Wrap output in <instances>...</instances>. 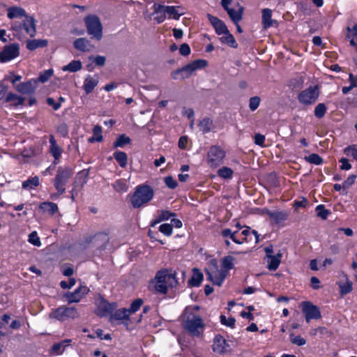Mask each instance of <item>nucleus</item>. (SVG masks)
I'll return each instance as SVG.
<instances>
[{
    "mask_svg": "<svg viewBox=\"0 0 357 357\" xmlns=\"http://www.w3.org/2000/svg\"><path fill=\"white\" fill-rule=\"evenodd\" d=\"M207 18L215 30L217 34L222 35V33H225L228 30L224 22L218 17H214L211 14H207Z\"/></svg>",
    "mask_w": 357,
    "mask_h": 357,
    "instance_id": "obj_18",
    "label": "nucleus"
},
{
    "mask_svg": "<svg viewBox=\"0 0 357 357\" xmlns=\"http://www.w3.org/2000/svg\"><path fill=\"white\" fill-rule=\"evenodd\" d=\"M20 54L19 45L17 43L6 45L0 52V61L8 62L17 57Z\"/></svg>",
    "mask_w": 357,
    "mask_h": 357,
    "instance_id": "obj_10",
    "label": "nucleus"
},
{
    "mask_svg": "<svg viewBox=\"0 0 357 357\" xmlns=\"http://www.w3.org/2000/svg\"><path fill=\"white\" fill-rule=\"evenodd\" d=\"M165 183L166 185L170 189H174L178 185L177 181L172 176L165 177Z\"/></svg>",
    "mask_w": 357,
    "mask_h": 357,
    "instance_id": "obj_62",
    "label": "nucleus"
},
{
    "mask_svg": "<svg viewBox=\"0 0 357 357\" xmlns=\"http://www.w3.org/2000/svg\"><path fill=\"white\" fill-rule=\"evenodd\" d=\"M8 17L10 19L26 17V11L21 7L13 6L8 9Z\"/></svg>",
    "mask_w": 357,
    "mask_h": 357,
    "instance_id": "obj_32",
    "label": "nucleus"
},
{
    "mask_svg": "<svg viewBox=\"0 0 357 357\" xmlns=\"http://www.w3.org/2000/svg\"><path fill=\"white\" fill-rule=\"evenodd\" d=\"M129 310L126 308H121L115 312L112 318L116 320L128 319L130 316Z\"/></svg>",
    "mask_w": 357,
    "mask_h": 357,
    "instance_id": "obj_42",
    "label": "nucleus"
},
{
    "mask_svg": "<svg viewBox=\"0 0 357 357\" xmlns=\"http://www.w3.org/2000/svg\"><path fill=\"white\" fill-rule=\"evenodd\" d=\"M203 278V274L197 268H194L192 276L189 280V284L192 287H198L202 283Z\"/></svg>",
    "mask_w": 357,
    "mask_h": 357,
    "instance_id": "obj_34",
    "label": "nucleus"
},
{
    "mask_svg": "<svg viewBox=\"0 0 357 357\" xmlns=\"http://www.w3.org/2000/svg\"><path fill=\"white\" fill-rule=\"evenodd\" d=\"M25 32L31 37H33L36 34V25L35 20L32 17H26V20L24 21L22 27Z\"/></svg>",
    "mask_w": 357,
    "mask_h": 357,
    "instance_id": "obj_26",
    "label": "nucleus"
},
{
    "mask_svg": "<svg viewBox=\"0 0 357 357\" xmlns=\"http://www.w3.org/2000/svg\"><path fill=\"white\" fill-rule=\"evenodd\" d=\"M165 8L168 17L176 20L185 14L183 8L181 6H165Z\"/></svg>",
    "mask_w": 357,
    "mask_h": 357,
    "instance_id": "obj_27",
    "label": "nucleus"
},
{
    "mask_svg": "<svg viewBox=\"0 0 357 357\" xmlns=\"http://www.w3.org/2000/svg\"><path fill=\"white\" fill-rule=\"evenodd\" d=\"M79 314L75 307H61L58 308L51 316L59 320H64L66 318L75 319Z\"/></svg>",
    "mask_w": 357,
    "mask_h": 357,
    "instance_id": "obj_12",
    "label": "nucleus"
},
{
    "mask_svg": "<svg viewBox=\"0 0 357 357\" xmlns=\"http://www.w3.org/2000/svg\"><path fill=\"white\" fill-rule=\"evenodd\" d=\"M347 30V38L349 39L350 45L354 47L357 51V24H355L353 27L348 26Z\"/></svg>",
    "mask_w": 357,
    "mask_h": 357,
    "instance_id": "obj_31",
    "label": "nucleus"
},
{
    "mask_svg": "<svg viewBox=\"0 0 357 357\" xmlns=\"http://www.w3.org/2000/svg\"><path fill=\"white\" fill-rule=\"evenodd\" d=\"M241 0H222V7L227 11L231 21L236 24L237 31L242 32L238 23L243 18L244 8L240 4Z\"/></svg>",
    "mask_w": 357,
    "mask_h": 357,
    "instance_id": "obj_3",
    "label": "nucleus"
},
{
    "mask_svg": "<svg viewBox=\"0 0 357 357\" xmlns=\"http://www.w3.org/2000/svg\"><path fill=\"white\" fill-rule=\"evenodd\" d=\"M344 276L346 282L344 283H339L338 284L342 295L347 294L352 291V282L348 279L347 275Z\"/></svg>",
    "mask_w": 357,
    "mask_h": 357,
    "instance_id": "obj_44",
    "label": "nucleus"
},
{
    "mask_svg": "<svg viewBox=\"0 0 357 357\" xmlns=\"http://www.w3.org/2000/svg\"><path fill=\"white\" fill-rule=\"evenodd\" d=\"M220 322L222 324L225 325L227 326H229L231 328H234L235 326L236 320L234 317H227L225 315H221L220 317Z\"/></svg>",
    "mask_w": 357,
    "mask_h": 357,
    "instance_id": "obj_52",
    "label": "nucleus"
},
{
    "mask_svg": "<svg viewBox=\"0 0 357 357\" xmlns=\"http://www.w3.org/2000/svg\"><path fill=\"white\" fill-rule=\"evenodd\" d=\"M153 190L148 185H140L136 188L131 199V204L134 208H139L147 204L153 197Z\"/></svg>",
    "mask_w": 357,
    "mask_h": 357,
    "instance_id": "obj_4",
    "label": "nucleus"
},
{
    "mask_svg": "<svg viewBox=\"0 0 357 357\" xmlns=\"http://www.w3.org/2000/svg\"><path fill=\"white\" fill-rule=\"evenodd\" d=\"M89 291V289L86 286H79L75 291L71 293H66L64 295L66 300L69 303H78L81 299L86 295Z\"/></svg>",
    "mask_w": 357,
    "mask_h": 357,
    "instance_id": "obj_14",
    "label": "nucleus"
},
{
    "mask_svg": "<svg viewBox=\"0 0 357 357\" xmlns=\"http://www.w3.org/2000/svg\"><path fill=\"white\" fill-rule=\"evenodd\" d=\"M114 157L121 167L124 168L126 167L128 158L126 153L116 151L114 153Z\"/></svg>",
    "mask_w": 357,
    "mask_h": 357,
    "instance_id": "obj_43",
    "label": "nucleus"
},
{
    "mask_svg": "<svg viewBox=\"0 0 357 357\" xmlns=\"http://www.w3.org/2000/svg\"><path fill=\"white\" fill-rule=\"evenodd\" d=\"M260 98L258 96H254L250 98L249 100V107L251 111H255L257 109L260 104Z\"/></svg>",
    "mask_w": 357,
    "mask_h": 357,
    "instance_id": "obj_59",
    "label": "nucleus"
},
{
    "mask_svg": "<svg viewBox=\"0 0 357 357\" xmlns=\"http://www.w3.org/2000/svg\"><path fill=\"white\" fill-rule=\"evenodd\" d=\"M74 47L81 52H89L93 47L91 42L85 38H79L73 42Z\"/></svg>",
    "mask_w": 357,
    "mask_h": 357,
    "instance_id": "obj_22",
    "label": "nucleus"
},
{
    "mask_svg": "<svg viewBox=\"0 0 357 357\" xmlns=\"http://www.w3.org/2000/svg\"><path fill=\"white\" fill-rule=\"evenodd\" d=\"M234 258L231 256L225 257L222 260V266L224 271H226V275L227 274V271L231 270L234 267Z\"/></svg>",
    "mask_w": 357,
    "mask_h": 357,
    "instance_id": "obj_46",
    "label": "nucleus"
},
{
    "mask_svg": "<svg viewBox=\"0 0 357 357\" xmlns=\"http://www.w3.org/2000/svg\"><path fill=\"white\" fill-rule=\"evenodd\" d=\"M198 127L203 134H206L213 131L215 128L213 120L208 117H205L199 121Z\"/></svg>",
    "mask_w": 357,
    "mask_h": 357,
    "instance_id": "obj_23",
    "label": "nucleus"
},
{
    "mask_svg": "<svg viewBox=\"0 0 357 357\" xmlns=\"http://www.w3.org/2000/svg\"><path fill=\"white\" fill-rule=\"evenodd\" d=\"M326 112V107L324 103L318 104L314 108V115L317 118H322Z\"/></svg>",
    "mask_w": 357,
    "mask_h": 357,
    "instance_id": "obj_53",
    "label": "nucleus"
},
{
    "mask_svg": "<svg viewBox=\"0 0 357 357\" xmlns=\"http://www.w3.org/2000/svg\"><path fill=\"white\" fill-rule=\"evenodd\" d=\"M102 140V128L96 125L93 129V136L89 139V142H101Z\"/></svg>",
    "mask_w": 357,
    "mask_h": 357,
    "instance_id": "obj_40",
    "label": "nucleus"
},
{
    "mask_svg": "<svg viewBox=\"0 0 357 357\" xmlns=\"http://www.w3.org/2000/svg\"><path fill=\"white\" fill-rule=\"evenodd\" d=\"M287 213L281 211H273L268 213V217L275 223H280L287 218Z\"/></svg>",
    "mask_w": 357,
    "mask_h": 357,
    "instance_id": "obj_33",
    "label": "nucleus"
},
{
    "mask_svg": "<svg viewBox=\"0 0 357 357\" xmlns=\"http://www.w3.org/2000/svg\"><path fill=\"white\" fill-rule=\"evenodd\" d=\"M241 234L243 236V241H252V236L255 237V243L259 241V235L255 230H251L250 227H246L245 229L243 230Z\"/></svg>",
    "mask_w": 357,
    "mask_h": 357,
    "instance_id": "obj_35",
    "label": "nucleus"
},
{
    "mask_svg": "<svg viewBox=\"0 0 357 357\" xmlns=\"http://www.w3.org/2000/svg\"><path fill=\"white\" fill-rule=\"evenodd\" d=\"M262 24L264 29H268L272 26L275 22L271 19L272 10L269 8H264L262 10Z\"/></svg>",
    "mask_w": 357,
    "mask_h": 357,
    "instance_id": "obj_30",
    "label": "nucleus"
},
{
    "mask_svg": "<svg viewBox=\"0 0 357 357\" xmlns=\"http://www.w3.org/2000/svg\"><path fill=\"white\" fill-rule=\"evenodd\" d=\"M218 174L223 178H231L233 176V170L227 167H222L218 169Z\"/></svg>",
    "mask_w": 357,
    "mask_h": 357,
    "instance_id": "obj_47",
    "label": "nucleus"
},
{
    "mask_svg": "<svg viewBox=\"0 0 357 357\" xmlns=\"http://www.w3.org/2000/svg\"><path fill=\"white\" fill-rule=\"evenodd\" d=\"M6 101L13 102L15 105H21L24 103V98H22L13 93H8L6 96Z\"/></svg>",
    "mask_w": 357,
    "mask_h": 357,
    "instance_id": "obj_45",
    "label": "nucleus"
},
{
    "mask_svg": "<svg viewBox=\"0 0 357 357\" xmlns=\"http://www.w3.org/2000/svg\"><path fill=\"white\" fill-rule=\"evenodd\" d=\"M207 279L213 282V284L221 286L222 282L226 278V271L219 270L214 266L206 271Z\"/></svg>",
    "mask_w": 357,
    "mask_h": 357,
    "instance_id": "obj_13",
    "label": "nucleus"
},
{
    "mask_svg": "<svg viewBox=\"0 0 357 357\" xmlns=\"http://www.w3.org/2000/svg\"><path fill=\"white\" fill-rule=\"evenodd\" d=\"M236 232H232L229 229H225L222 231V235L225 238H230L234 243L237 244L243 243V241L238 240L236 238Z\"/></svg>",
    "mask_w": 357,
    "mask_h": 357,
    "instance_id": "obj_50",
    "label": "nucleus"
},
{
    "mask_svg": "<svg viewBox=\"0 0 357 357\" xmlns=\"http://www.w3.org/2000/svg\"><path fill=\"white\" fill-rule=\"evenodd\" d=\"M182 325L186 331L195 337H201L205 328L202 319L199 315L191 312L189 308L185 309L183 315Z\"/></svg>",
    "mask_w": 357,
    "mask_h": 357,
    "instance_id": "obj_2",
    "label": "nucleus"
},
{
    "mask_svg": "<svg viewBox=\"0 0 357 357\" xmlns=\"http://www.w3.org/2000/svg\"><path fill=\"white\" fill-rule=\"evenodd\" d=\"M305 160L311 164H314L317 165H319L323 162L322 158L316 153H312L308 156H305Z\"/></svg>",
    "mask_w": 357,
    "mask_h": 357,
    "instance_id": "obj_48",
    "label": "nucleus"
},
{
    "mask_svg": "<svg viewBox=\"0 0 357 357\" xmlns=\"http://www.w3.org/2000/svg\"><path fill=\"white\" fill-rule=\"evenodd\" d=\"M114 190L118 192H125L128 190V185L126 180L118 179L113 184Z\"/></svg>",
    "mask_w": 357,
    "mask_h": 357,
    "instance_id": "obj_39",
    "label": "nucleus"
},
{
    "mask_svg": "<svg viewBox=\"0 0 357 357\" xmlns=\"http://www.w3.org/2000/svg\"><path fill=\"white\" fill-rule=\"evenodd\" d=\"M72 340L70 339H66L59 343L54 344L51 348L50 353L53 356H58L62 354L66 348L68 347Z\"/></svg>",
    "mask_w": 357,
    "mask_h": 357,
    "instance_id": "obj_24",
    "label": "nucleus"
},
{
    "mask_svg": "<svg viewBox=\"0 0 357 357\" xmlns=\"http://www.w3.org/2000/svg\"><path fill=\"white\" fill-rule=\"evenodd\" d=\"M142 303L143 301L142 299H136L135 301H134L132 303L130 307L128 309L129 310L130 314L135 313V312H137L140 308Z\"/></svg>",
    "mask_w": 357,
    "mask_h": 357,
    "instance_id": "obj_60",
    "label": "nucleus"
},
{
    "mask_svg": "<svg viewBox=\"0 0 357 357\" xmlns=\"http://www.w3.org/2000/svg\"><path fill=\"white\" fill-rule=\"evenodd\" d=\"M344 153L347 156L352 157L354 160H357V145L354 144L346 147L344 149Z\"/></svg>",
    "mask_w": 357,
    "mask_h": 357,
    "instance_id": "obj_49",
    "label": "nucleus"
},
{
    "mask_svg": "<svg viewBox=\"0 0 357 357\" xmlns=\"http://www.w3.org/2000/svg\"><path fill=\"white\" fill-rule=\"evenodd\" d=\"M222 36L220 37V40L222 43L227 44L232 47H236L237 43L229 30H227L225 33H222Z\"/></svg>",
    "mask_w": 357,
    "mask_h": 357,
    "instance_id": "obj_37",
    "label": "nucleus"
},
{
    "mask_svg": "<svg viewBox=\"0 0 357 357\" xmlns=\"http://www.w3.org/2000/svg\"><path fill=\"white\" fill-rule=\"evenodd\" d=\"M39 183V178L38 176H34L24 181L22 185L24 189L31 190L37 187Z\"/></svg>",
    "mask_w": 357,
    "mask_h": 357,
    "instance_id": "obj_41",
    "label": "nucleus"
},
{
    "mask_svg": "<svg viewBox=\"0 0 357 357\" xmlns=\"http://www.w3.org/2000/svg\"><path fill=\"white\" fill-rule=\"evenodd\" d=\"M356 178V176L355 175H350L347 180L343 182V189H348L354 183Z\"/></svg>",
    "mask_w": 357,
    "mask_h": 357,
    "instance_id": "obj_63",
    "label": "nucleus"
},
{
    "mask_svg": "<svg viewBox=\"0 0 357 357\" xmlns=\"http://www.w3.org/2000/svg\"><path fill=\"white\" fill-rule=\"evenodd\" d=\"M290 341L298 346H303L306 343V340L303 337L300 335H294V334L290 335Z\"/></svg>",
    "mask_w": 357,
    "mask_h": 357,
    "instance_id": "obj_57",
    "label": "nucleus"
},
{
    "mask_svg": "<svg viewBox=\"0 0 357 357\" xmlns=\"http://www.w3.org/2000/svg\"><path fill=\"white\" fill-rule=\"evenodd\" d=\"M194 70L196 71L197 70H201L207 66L208 62L204 59H197L191 62Z\"/></svg>",
    "mask_w": 357,
    "mask_h": 357,
    "instance_id": "obj_56",
    "label": "nucleus"
},
{
    "mask_svg": "<svg viewBox=\"0 0 357 357\" xmlns=\"http://www.w3.org/2000/svg\"><path fill=\"white\" fill-rule=\"evenodd\" d=\"M99 82L98 77L97 75L91 76L87 75L83 84V89L86 94H89L93 91L95 87L98 85Z\"/></svg>",
    "mask_w": 357,
    "mask_h": 357,
    "instance_id": "obj_21",
    "label": "nucleus"
},
{
    "mask_svg": "<svg viewBox=\"0 0 357 357\" xmlns=\"http://www.w3.org/2000/svg\"><path fill=\"white\" fill-rule=\"evenodd\" d=\"M316 212H317V216L321 218L322 219H326L327 218V216L328 215V214L330 213L329 211L326 209L324 206V205H318L317 207H316Z\"/></svg>",
    "mask_w": 357,
    "mask_h": 357,
    "instance_id": "obj_54",
    "label": "nucleus"
},
{
    "mask_svg": "<svg viewBox=\"0 0 357 357\" xmlns=\"http://www.w3.org/2000/svg\"><path fill=\"white\" fill-rule=\"evenodd\" d=\"M281 259L282 254L280 252L275 255H268V257H266L268 268L271 271H275L281 262Z\"/></svg>",
    "mask_w": 357,
    "mask_h": 357,
    "instance_id": "obj_28",
    "label": "nucleus"
},
{
    "mask_svg": "<svg viewBox=\"0 0 357 357\" xmlns=\"http://www.w3.org/2000/svg\"><path fill=\"white\" fill-rule=\"evenodd\" d=\"M82 68V63L79 60H73L68 65L62 67L63 71H69L71 73H75L79 71Z\"/></svg>",
    "mask_w": 357,
    "mask_h": 357,
    "instance_id": "obj_36",
    "label": "nucleus"
},
{
    "mask_svg": "<svg viewBox=\"0 0 357 357\" xmlns=\"http://www.w3.org/2000/svg\"><path fill=\"white\" fill-rule=\"evenodd\" d=\"M176 273L172 269H162L157 272L154 279L149 284L151 291L166 294L169 289L176 287Z\"/></svg>",
    "mask_w": 357,
    "mask_h": 357,
    "instance_id": "obj_1",
    "label": "nucleus"
},
{
    "mask_svg": "<svg viewBox=\"0 0 357 357\" xmlns=\"http://www.w3.org/2000/svg\"><path fill=\"white\" fill-rule=\"evenodd\" d=\"M38 209L41 213L47 214L49 215H53L54 214L59 211L57 204L51 202H42L39 205Z\"/></svg>",
    "mask_w": 357,
    "mask_h": 357,
    "instance_id": "obj_20",
    "label": "nucleus"
},
{
    "mask_svg": "<svg viewBox=\"0 0 357 357\" xmlns=\"http://www.w3.org/2000/svg\"><path fill=\"white\" fill-rule=\"evenodd\" d=\"M73 174V171L68 167H59L56 176L53 181L55 189L58 195H62L66 191V185Z\"/></svg>",
    "mask_w": 357,
    "mask_h": 357,
    "instance_id": "obj_6",
    "label": "nucleus"
},
{
    "mask_svg": "<svg viewBox=\"0 0 357 357\" xmlns=\"http://www.w3.org/2000/svg\"><path fill=\"white\" fill-rule=\"evenodd\" d=\"M130 139L125 135H120L114 143V147H122L125 144L130 143Z\"/></svg>",
    "mask_w": 357,
    "mask_h": 357,
    "instance_id": "obj_51",
    "label": "nucleus"
},
{
    "mask_svg": "<svg viewBox=\"0 0 357 357\" xmlns=\"http://www.w3.org/2000/svg\"><path fill=\"white\" fill-rule=\"evenodd\" d=\"M195 72L191 63L185 66L177 69L171 73V77L174 79H185L188 78L192 73Z\"/></svg>",
    "mask_w": 357,
    "mask_h": 357,
    "instance_id": "obj_15",
    "label": "nucleus"
},
{
    "mask_svg": "<svg viewBox=\"0 0 357 357\" xmlns=\"http://www.w3.org/2000/svg\"><path fill=\"white\" fill-rule=\"evenodd\" d=\"M174 216H175V214L173 213H171L169 211H166V210L158 211L157 212V214H156V215L155 217L154 220L151 223V226L153 227L156 224H158L160 222L167 220H168L170 218L174 217Z\"/></svg>",
    "mask_w": 357,
    "mask_h": 357,
    "instance_id": "obj_29",
    "label": "nucleus"
},
{
    "mask_svg": "<svg viewBox=\"0 0 357 357\" xmlns=\"http://www.w3.org/2000/svg\"><path fill=\"white\" fill-rule=\"evenodd\" d=\"M95 313L99 317H107L116 308L115 303H108L102 296H98L95 300Z\"/></svg>",
    "mask_w": 357,
    "mask_h": 357,
    "instance_id": "obj_8",
    "label": "nucleus"
},
{
    "mask_svg": "<svg viewBox=\"0 0 357 357\" xmlns=\"http://www.w3.org/2000/svg\"><path fill=\"white\" fill-rule=\"evenodd\" d=\"M28 241L35 246L40 247L41 245L40 238L38 237L36 231H33L29 235Z\"/></svg>",
    "mask_w": 357,
    "mask_h": 357,
    "instance_id": "obj_55",
    "label": "nucleus"
},
{
    "mask_svg": "<svg viewBox=\"0 0 357 357\" xmlns=\"http://www.w3.org/2000/svg\"><path fill=\"white\" fill-rule=\"evenodd\" d=\"M225 155V151L220 146H212L207 153L206 162L210 167L215 168L223 162Z\"/></svg>",
    "mask_w": 357,
    "mask_h": 357,
    "instance_id": "obj_7",
    "label": "nucleus"
},
{
    "mask_svg": "<svg viewBox=\"0 0 357 357\" xmlns=\"http://www.w3.org/2000/svg\"><path fill=\"white\" fill-rule=\"evenodd\" d=\"M87 33L92 39L100 40L102 38V25L96 15H89L84 19Z\"/></svg>",
    "mask_w": 357,
    "mask_h": 357,
    "instance_id": "obj_5",
    "label": "nucleus"
},
{
    "mask_svg": "<svg viewBox=\"0 0 357 357\" xmlns=\"http://www.w3.org/2000/svg\"><path fill=\"white\" fill-rule=\"evenodd\" d=\"M301 307L307 323H309L311 319H318L321 317L319 309L312 303L309 301L302 302Z\"/></svg>",
    "mask_w": 357,
    "mask_h": 357,
    "instance_id": "obj_11",
    "label": "nucleus"
},
{
    "mask_svg": "<svg viewBox=\"0 0 357 357\" xmlns=\"http://www.w3.org/2000/svg\"><path fill=\"white\" fill-rule=\"evenodd\" d=\"M37 86V80L36 79H30L28 82H22L15 86V89L19 93L23 94H30L33 93Z\"/></svg>",
    "mask_w": 357,
    "mask_h": 357,
    "instance_id": "obj_17",
    "label": "nucleus"
},
{
    "mask_svg": "<svg viewBox=\"0 0 357 357\" xmlns=\"http://www.w3.org/2000/svg\"><path fill=\"white\" fill-rule=\"evenodd\" d=\"M319 90L317 86H310L303 90L298 96L299 102L304 105L314 104L318 99Z\"/></svg>",
    "mask_w": 357,
    "mask_h": 357,
    "instance_id": "obj_9",
    "label": "nucleus"
},
{
    "mask_svg": "<svg viewBox=\"0 0 357 357\" xmlns=\"http://www.w3.org/2000/svg\"><path fill=\"white\" fill-rule=\"evenodd\" d=\"M153 8V12L152 15L154 16V20L158 24H161L165 20L167 15L165 5L154 3Z\"/></svg>",
    "mask_w": 357,
    "mask_h": 357,
    "instance_id": "obj_19",
    "label": "nucleus"
},
{
    "mask_svg": "<svg viewBox=\"0 0 357 357\" xmlns=\"http://www.w3.org/2000/svg\"><path fill=\"white\" fill-rule=\"evenodd\" d=\"M159 230L166 236H170L172 233V225L170 224H162L160 226Z\"/></svg>",
    "mask_w": 357,
    "mask_h": 357,
    "instance_id": "obj_61",
    "label": "nucleus"
},
{
    "mask_svg": "<svg viewBox=\"0 0 357 357\" xmlns=\"http://www.w3.org/2000/svg\"><path fill=\"white\" fill-rule=\"evenodd\" d=\"M50 152L54 158V164H56V160H58L61 157L62 149L57 144L53 135L50 136Z\"/></svg>",
    "mask_w": 357,
    "mask_h": 357,
    "instance_id": "obj_25",
    "label": "nucleus"
},
{
    "mask_svg": "<svg viewBox=\"0 0 357 357\" xmlns=\"http://www.w3.org/2000/svg\"><path fill=\"white\" fill-rule=\"evenodd\" d=\"M229 348V344L222 336L218 335L215 337L213 344V351L219 354H223L228 352Z\"/></svg>",
    "mask_w": 357,
    "mask_h": 357,
    "instance_id": "obj_16",
    "label": "nucleus"
},
{
    "mask_svg": "<svg viewBox=\"0 0 357 357\" xmlns=\"http://www.w3.org/2000/svg\"><path fill=\"white\" fill-rule=\"evenodd\" d=\"M47 45L46 40L38 39V40H29L26 42V47L29 50H34L38 47H43Z\"/></svg>",
    "mask_w": 357,
    "mask_h": 357,
    "instance_id": "obj_38",
    "label": "nucleus"
},
{
    "mask_svg": "<svg viewBox=\"0 0 357 357\" xmlns=\"http://www.w3.org/2000/svg\"><path fill=\"white\" fill-rule=\"evenodd\" d=\"M190 46L186 43H183L180 48H179V52L183 56H188L190 54Z\"/></svg>",
    "mask_w": 357,
    "mask_h": 357,
    "instance_id": "obj_64",
    "label": "nucleus"
},
{
    "mask_svg": "<svg viewBox=\"0 0 357 357\" xmlns=\"http://www.w3.org/2000/svg\"><path fill=\"white\" fill-rule=\"evenodd\" d=\"M53 75V70L52 69H49L47 70H45L43 73H42L40 76L38 77L37 82L39 81L42 83H44L47 82Z\"/></svg>",
    "mask_w": 357,
    "mask_h": 357,
    "instance_id": "obj_58",
    "label": "nucleus"
}]
</instances>
